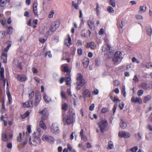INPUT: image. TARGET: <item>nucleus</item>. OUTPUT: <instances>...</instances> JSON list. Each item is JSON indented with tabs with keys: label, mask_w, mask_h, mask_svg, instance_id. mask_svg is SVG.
I'll return each mask as SVG.
<instances>
[{
	"label": "nucleus",
	"mask_w": 152,
	"mask_h": 152,
	"mask_svg": "<svg viewBox=\"0 0 152 152\" xmlns=\"http://www.w3.org/2000/svg\"><path fill=\"white\" fill-rule=\"evenodd\" d=\"M63 120L64 122L68 125H70L75 121V115L74 109H70L69 110V114L66 115L63 113Z\"/></svg>",
	"instance_id": "1"
},
{
	"label": "nucleus",
	"mask_w": 152,
	"mask_h": 152,
	"mask_svg": "<svg viewBox=\"0 0 152 152\" xmlns=\"http://www.w3.org/2000/svg\"><path fill=\"white\" fill-rule=\"evenodd\" d=\"M76 80V88L77 90H80L81 87L85 84L86 81L83 78L82 75L80 73L77 74Z\"/></svg>",
	"instance_id": "2"
},
{
	"label": "nucleus",
	"mask_w": 152,
	"mask_h": 152,
	"mask_svg": "<svg viewBox=\"0 0 152 152\" xmlns=\"http://www.w3.org/2000/svg\"><path fill=\"white\" fill-rule=\"evenodd\" d=\"M110 48L109 45L106 44L103 46L102 48V50L104 52V55H108L109 58H110L113 55V52L110 51Z\"/></svg>",
	"instance_id": "3"
},
{
	"label": "nucleus",
	"mask_w": 152,
	"mask_h": 152,
	"mask_svg": "<svg viewBox=\"0 0 152 152\" xmlns=\"http://www.w3.org/2000/svg\"><path fill=\"white\" fill-rule=\"evenodd\" d=\"M123 58V56L121 52L116 53L113 59V64L115 65L118 64L121 62Z\"/></svg>",
	"instance_id": "4"
},
{
	"label": "nucleus",
	"mask_w": 152,
	"mask_h": 152,
	"mask_svg": "<svg viewBox=\"0 0 152 152\" xmlns=\"http://www.w3.org/2000/svg\"><path fill=\"white\" fill-rule=\"evenodd\" d=\"M101 131L103 132L104 130L107 129L108 124L106 120L104 119L101 120L98 123Z\"/></svg>",
	"instance_id": "5"
},
{
	"label": "nucleus",
	"mask_w": 152,
	"mask_h": 152,
	"mask_svg": "<svg viewBox=\"0 0 152 152\" xmlns=\"http://www.w3.org/2000/svg\"><path fill=\"white\" fill-rule=\"evenodd\" d=\"M29 142L31 144L36 146L40 143L39 136L33 134V137L29 138Z\"/></svg>",
	"instance_id": "6"
},
{
	"label": "nucleus",
	"mask_w": 152,
	"mask_h": 152,
	"mask_svg": "<svg viewBox=\"0 0 152 152\" xmlns=\"http://www.w3.org/2000/svg\"><path fill=\"white\" fill-rule=\"evenodd\" d=\"M39 113L42 114L41 118V121H44L46 120L49 115L48 110L47 108H44L42 110H39Z\"/></svg>",
	"instance_id": "7"
},
{
	"label": "nucleus",
	"mask_w": 152,
	"mask_h": 152,
	"mask_svg": "<svg viewBox=\"0 0 152 152\" xmlns=\"http://www.w3.org/2000/svg\"><path fill=\"white\" fill-rule=\"evenodd\" d=\"M42 140L44 141L48 142L50 143H53L54 142L55 140L51 136L47 135L44 134L42 137Z\"/></svg>",
	"instance_id": "8"
},
{
	"label": "nucleus",
	"mask_w": 152,
	"mask_h": 152,
	"mask_svg": "<svg viewBox=\"0 0 152 152\" xmlns=\"http://www.w3.org/2000/svg\"><path fill=\"white\" fill-rule=\"evenodd\" d=\"M50 131L56 134L60 133L58 126L57 123H54L52 124L51 127Z\"/></svg>",
	"instance_id": "9"
},
{
	"label": "nucleus",
	"mask_w": 152,
	"mask_h": 152,
	"mask_svg": "<svg viewBox=\"0 0 152 152\" xmlns=\"http://www.w3.org/2000/svg\"><path fill=\"white\" fill-rule=\"evenodd\" d=\"M131 101L132 103H137L140 104H142V100L140 97L134 96L132 98Z\"/></svg>",
	"instance_id": "10"
},
{
	"label": "nucleus",
	"mask_w": 152,
	"mask_h": 152,
	"mask_svg": "<svg viewBox=\"0 0 152 152\" xmlns=\"http://www.w3.org/2000/svg\"><path fill=\"white\" fill-rule=\"evenodd\" d=\"M59 25V24L57 23V22H53L51 23L49 30L52 33H53L58 28Z\"/></svg>",
	"instance_id": "11"
},
{
	"label": "nucleus",
	"mask_w": 152,
	"mask_h": 152,
	"mask_svg": "<svg viewBox=\"0 0 152 152\" xmlns=\"http://www.w3.org/2000/svg\"><path fill=\"white\" fill-rule=\"evenodd\" d=\"M4 69L3 67L0 68V78L1 80H2L4 82V85L5 86L6 83V80L4 79Z\"/></svg>",
	"instance_id": "12"
},
{
	"label": "nucleus",
	"mask_w": 152,
	"mask_h": 152,
	"mask_svg": "<svg viewBox=\"0 0 152 152\" xmlns=\"http://www.w3.org/2000/svg\"><path fill=\"white\" fill-rule=\"evenodd\" d=\"M118 136L121 137L128 138L130 137V134L129 133L125 132H120L118 134Z\"/></svg>",
	"instance_id": "13"
},
{
	"label": "nucleus",
	"mask_w": 152,
	"mask_h": 152,
	"mask_svg": "<svg viewBox=\"0 0 152 152\" xmlns=\"http://www.w3.org/2000/svg\"><path fill=\"white\" fill-rule=\"evenodd\" d=\"M68 65L67 64H64L61 66V69L64 72H67L68 75L69 76L70 74V70L68 68Z\"/></svg>",
	"instance_id": "14"
},
{
	"label": "nucleus",
	"mask_w": 152,
	"mask_h": 152,
	"mask_svg": "<svg viewBox=\"0 0 152 152\" xmlns=\"http://www.w3.org/2000/svg\"><path fill=\"white\" fill-rule=\"evenodd\" d=\"M91 34V32L89 30H86L83 29L81 32V36L82 37H86L89 36Z\"/></svg>",
	"instance_id": "15"
},
{
	"label": "nucleus",
	"mask_w": 152,
	"mask_h": 152,
	"mask_svg": "<svg viewBox=\"0 0 152 152\" xmlns=\"http://www.w3.org/2000/svg\"><path fill=\"white\" fill-rule=\"evenodd\" d=\"M22 106L24 107H31L33 106V102L30 100L26 102L22 103Z\"/></svg>",
	"instance_id": "16"
},
{
	"label": "nucleus",
	"mask_w": 152,
	"mask_h": 152,
	"mask_svg": "<svg viewBox=\"0 0 152 152\" xmlns=\"http://www.w3.org/2000/svg\"><path fill=\"white\" fill-rule=\"evenodd\" d=\"M7 54L4 52H2L1 57L2 62L6 63L7 62Z\"/></svg>",
	"instance_id": "17"
},
{
	"label": "nucleus",
	"mask_w": 152,
	"mask_h": 152,
	"mask_svg": "<svg viewBox=\"0 0 152 152\" xmlns=\"http://www.w3.org/2000/svg\"><path fill=\"white\" fill-rule=\"evenodd\" d=\"M83 96L84 98L90 97L91 96V93L88 89H86L83 92Z\"/></svg>",
	"instance_id": "18"
},
{
	"label": "nucleus",
	"mask_w": 152,
	"mask_h": 152,
	"mask_svg": "<svg viewBox=\"0 0 152 152\" xmlns=\"http://www.w3.org/2000/svg\"><path fill=\"white\" fill-rule=\"evenodd\" d=\"M67 36L68 38L65 39V44L67 47H69L71 44H72L71 39L69 34H68Z\"/></svg>",
	"instance_id": "19"
},
{
	"label": "nucleus",
	"mask_w": 152,
	"mask_h": 152,
	"mask_svg": "<svg viewBox=\"0 0 152 152\" xmlns=\"http://www.w3.org/2000/svg\"><path fill=\"white\" fill-rule=\"evenodd\" d=\"M41 96L39 95H37L35 96V100L34 105L37 106L39 103L41 99Z\"/></svg>",
	"instance_id": "20"
},
{
	"label": "nucleus",
	"mask_w": 152,
	"mask_h": 152,
	"mask_svg": "<svg viewBox=\"0 0 152 152\" xmlns=\"http://www.w3.org/2000/svg\"><path fill=\"white\" fill-rule=\"evenodd\" d=\"M88 24L91 30H94L95 28V25L94 21L92 20H88L87 21Z\"/></svg>",
	"instance_id": "21"
},
{
	"label": "nucleus",
	"mask_w": 152,
	"mask_h": 152,
	"mask_svg": "<svg viewBox=\"0 0 152 152\" xmlns=\"http://www.w3.org/2000/svg\"><path fill=\"white\" fill-rule=\"evenodd\" d=\"M17 78L18 80L20 81H25L26 80V77L23 75H17Z\"/></svg>",
	"instance_id": "22"
},
{
	"label": "nucleus",
	"mask_w": 152,
	"mask_h": 152,
	"mask_svg": "<svg viewBox=\"0 0 152 152\" xmlns=\"http://www.w3.org/2000/svg\"><path fill=\"white\" fill-rule=\"evenodd\" d=\"M147 7L146 5L144 4L143 6L140 7L139 12L140 13H142L145 12L146 10Z\"/></svg>",
	"instance_id": "23"
},
{
	"label": "nucleus",
	"mask_w": 152,
	"mask_h": 152,
	"mask_svg": "<svg viewBox=\"0 0 152 152\" xmlns=\"http://www.w3.org/2000/svg\"><path fill=\"white\" fill-rule=\"evenodd\" d=\"M89 61V59L87 58H85L84 59L83 64V66L85 68H87L88 67V65Z\"/></svg>",
	"instance_id": "24"
},
{
	"label": "nucleus",
	"mask_w": 152,
	"mask_h": 152,
	"mask_svg": "<svg viewBox=\"0 0 152 152\" xmlns=\"http://www.w3.org/2000/svg\"><path fill=\"white\" fill-rule=\"evenodd\" d=\"M2 140L4 141L8 142V140L7 136L5 132H3L2 133Z\"/></svg>",
	"instance_id": "25"
},
{
	"label": "nucleus",
	"mask_w": 152,
	"mask_h": 152,
	"mask_svg": "<svg viewBox=\"0 0 152 152\" xmlns=\"http://www.w3.org/2000/svg\"><path fill=\"white\" fill-rule=\"evenodd\" d=\"M95 44L93 42H91L88 44L87 45V48H90L92 49H94L96 47Z\"/></svg>",
	"instance_id": "26"
},
{
	"label": "nucleus",
	"mask_w": 152,
	"mask_h": 152,
	"mask_svg": "<svg viewBox=\"0 0 152 152\" xmlns=\"http://www.w3.org/2000/svg\"><path fill=\"white\" fill-rule=\"evenodd\" d=\"M43 121L41 120L39 122V126L41 128L45 130L47 129V127L46 124Z\"/></svg>",
	"instance_id": "27"
},
{
	"label": "nucleus",
	"mask_w": 152,
	"mask_h": 152,
	"mask_svg": "<svg viewBox=\"0 0 152 152\" xmlns=\"http://www.w3.org/2000/svg\"><path fill=\"white\" fill-rule=\"evenodd\" d=\"M43 99L46 102L49 103L52 102L51 99L49 98L46 94L45 93L43 94Z\"/></svg>",
	"instance_id": "28"
},
{
	"label": "nucleus",
	"mask_w": 152,
	"mask_h": 152,
	"mask_svg": "<svg viewBox=\"0 0 152 152\" xmlns=\"http://www.w3.org/2000/svg\"><path fill=\"white\" fill-rule=\"evenodd\" d=\"M114 148L113 142L111 141H109L108 143V146L107 148L108 149H112Z\"/></svg>",
	"instance_id": "29"
},
{
	"label": "nucleus",
	"mask_w": 152,
	"mask_h": 152,
	"mask_svg": "<svg viewBox=\"0 0 152 152\" xmlns=\"http://www.w3.org/2000/svg\"><path fill=\"white\" fill-rule=\"evenodd\" d=\"M120 126L122 129H125L126 127V124L122 120H121V121L120 123Z\"/></svg>",
	"instance_id": "30"
},
{
	"label": "nucleus",
	"mask_w": 152,
	"mask_h": 152,
	"mask_svg": "<svg viewBox=\"0 0 152 152\" xmlns=\"http://www.w3.org/2000/svg\"><path fill=\"white\" fill-rule=\"evenodd\" d=\"M61 95L63 100H66L67 99L65 93L63 91H61Z\"/></svg>",
	"instance_id": "31"
},
{
	"label": "nucleus",
	"mask_w": 152,
	"mask_h": 152,
	"mask_svg": "<svg viewBox=\"0 0 152 152\" xmlns=\"http://www.w3.org/2000/svg\"><path fill=\"white\" fill-rule=\"evenodd\" d=\"M66 82V85L70 86L71 83V79L70 76L67 78H66L65 80Z\"/></svg>",
	"instance_id": "32"
},
{
	"label": "nucleus",
	"mask_w": 152,
	"mask_h": 152,
	"mask_svg": "<svg viewBox=\"0 0 152 152\" xmlns=\"http://www.w3.org/2000/svg\"><path fill=\"white\" fill-rule=\"evenodd\" d=\"M151 98V96L150 95H148L145 97L143 101L145 103H147L149 101Z\"/></svg>",
	"instance_id": "33"
},
{
	"label": "nucleus",
	"mask_w": 152,
	"mask_h": 152,
	"mask_svg": "<svg viewBox=\"0 0 152 152\" xmlns=\"http://www.w3.org/2000/svg\"><path fill=\"white\" fill-rule=\"evenodd\" d=\"M68 107V104L65 103H64L62 104V109L64 111H66Z\"/></svg>",
	"instance_id": "34"
},
{
	"label": "nucleus",
	"mask_w": 152,
	"mask_h": 152,
	"mask_svg": "<svg viewBox=\"0 0 152 152\" xmlns=\"http://www.w3.org/2000/svg\"><path fill=\"white\" fill-rule=\"evenodd\" d=\"M7 94L8 99V102L9 104H10L12 102V98L10 93L9 92H7Z\"/></svg>",
	"instance_id": "35"
},
{
	"label": "nucleus",
	"mask_w": 152,
	"mask_h": 152,
	"mask_svg": "<svg viewBox=\"0 0 152 152\" xmlns=\"http://www.w3.org/2000/svg\"><path fill=\"white\" fill-rule=\"evenodd\" d=\"M146 30L149 36L151 35L152 34L151 28L150 26H148L146 28Z\"/></svg>",
	"instance_id": "36"
},
{
	"label": "nucleus",
	"mask_w": 152,
	"mask_h": 152,
	"mask_svg": "<svg viewBox=\"0 0 152 152\" xmlns=\"http://www.w3.org/2000/svg\"><path fill=\"white\" fill-rule=\"evenodd\" d=\"M141 85L142 88L145 90H147L149 88V87L147 86V84L144 83H142L141 84Z\"/></svg>",
	"instance_id": "37"
},
{
	"label": "nucleus",
	"mask_w": 152,
	"mask_h": 152,
	"mask_svg": "<svg viewBox=\"0 0 152 152\" xmlns=\"http://www.w3.org/2000/svg\"><path fill=\"white\" fill-rule=\"evenodd\" d=\"M109 3L110 5L113 7H115V0H110Z\"/></svg>",
	"instance_id": "38"
},
{
	"label": "nucleus",
	"mask_w": 152,
	"mask_h": 152,
	"mask_svg": "<svg viewBox=\"0 0 152 152\" xmlns=\"http://www.w3.org/2000/svg\"><path fill=\"white\" fill-rule=\"evenodd\" d=\"M110 98L111 100L114 102H119L120 101L118 98L116 97H114L113 96H111L110 97Z\"/></svg>",
	"instance_id": "39"
},
{
	"label": "nucleus",
	"mask_w": 152,
	"mask_h": 152,
	"mask_svg": "<svg viewBox=\"0 0 152 152\" xmlns=\"http://www.w3.org/2000/svg\"><path fill=\"white\" fill-rule=\"evenodd\" d=\"M41 129L40 128H38L37 129V131L35 132L34 134L38 136H40V135Z\"/></svg>",
	"instance_id": "40"
},
{
	"label": "nucleus",
	"mask_w": 152,
	"mask_h": 152,
	"mask_svg": "<svg viewBox=\"0 0 152 152\" xmlns=\"http://www.w3.org/2000/svg\"><path fill=\"white\" fill-rule=\"evenodd\" d=\"M53 33H52L49 29L48 30L45 34V36L47 38V37L50 36Z\"/></svg>",
	"instance_id": "41"
},
{
	"label": "nucleus",
	"mask_w": 152,
	"mask_h": 152,
	"mask_svg": "<svg viewBox=\"0 0 152 152\" xmlns=\"http://www.w3.org/2000/svg\"><path fill=\"white\" fill-rule=\"evenodd\" d=\"M107 10L110 13H113L114 11L113 9L110 6L107 7Z\"/></svg>",
	"instance_id": "42"
},
{
	"label": "nucleus",
	"mask_w": 152,
	"mask_h": 152,
	"mask_svg": "<svg viewBox=\"0 0 152 152\" xmlns=\"http://www.w3.org/2000/svg\"><path fill=\"white\" fill-rule=\"evenodd\" d=\"M0 22L1 23L2 25H4L6 23L5 18L4 17H3L2 19H1L0 20Z\"/></svg>",
	"instance_id": "43"
},
{
	"label": "nucleus",
	"mask_w": 152,
	"mask_h": 152,
	"mask_svg": "<svg viewBox=\"0 0 152 152\" xmlns=\"http://www.w3.org/2000/svg\"><path fill=\"white\" fill-rule=\"evenodd\" d=\"M138 149V147L137 146H135L130 149L129 151L131 152H136Z\"/></svg>",
	"instance_id": "44"
},
{
	"label": "nucleus",
	"mask_w": 152,
	"mask_h": 152,
	"mask_svg": "<svg viewBox=\"0 0 152 152\" xmlns=\"http://www.w3.org/2000/svg\"><path fill=\"white\" fill-rule=\"evenodd\" d=\"M6 0H0V4L1 7L4 6L6 4Z\"/></svg>",
	"instance_id": "45"
},
{
	"label": "nucleus",
	"mask_w": 152,
	"mask_h": 152,
	"mask_svg": "<svg viewBox=\"0 0 152 152\" xmlns=\"http://www.w3.org/2000/svg\"><path fill=\"white\" fill-rule=\"evenodd\" d=\"M67 147L69 150L75 152V150L73 148L72 145L68 144L67 145Z\"/></svg>",
	"instance_id": "46"
},
{
	"label": "nucleus",
	"mask_w": 152,
	"mask_h": 152,
	"mask_svg": "<svg viewBox=\"0 0 152 152\" xmlns=\"http://www.w3.org/2000/svg\"><path fill=\"white\" fill-rule=\"evenodd\" d=\"M29 115V113L27 111L23 115H21V117L22 118H24L28 117Z\"/></svg>",
	"instance_id": "47"
},
{
	"label": "nucleus",
	"mask_w": 152,
	"mask_h": 152,
	"mask_svg": "<svg viewBox=\"0 0 152 152\" xmlns=\"http://www.w3.org/2000/svg\"><path fill=\"white\" fill-rule=\"evenodd\" d=\"M143 93V91L141 89L138 90L137 92V95L139 96H140L142 95Z\"/></svg>",
	"instance_id": "48"
},
{
	"label": "nucleus",
	"mask_w": 152,
	"mask_h": 152,
	"mask_svg": "<svg viewBox=\"0 0 152 152\" xmlns=\"http://www.w3.org/2000/svg\"><path fill=\"white\" fill-rule=\"evenodd\" d=\"M122 92L123 94L124 97H125L126 96V92L125 91V86H124L122 87Z\"/></svg>",
	"instance_id": "49"
},
{
	"label": "nucleus",
	"mask_w": 152,
	"mask_h": 152,
	"mask_svg": "<svg viewBox=\"0 0 152 152\" xmlns=\"http://www.w3.org/2000/svg\"><path fill=\"white\" fill-rule=\"evenodd\" d=\"M34 96V93L33 91H31L30 93L29 94V99H31Z\"/></svg>",
	"instance_id": "50"
},
{
	"label": "nucleus",
	"mask_w": 152,
	"mask_h": 152,
	"mask_svg": "<svg viewBox=\"0 0 152 152\" xmlns=\"http://www.w3.org/2000/svg\"><path fill=\"white\" fill-rule=\"evenodd\" d=\"M144 66L147 68H149L150 67H152V64L151 63H148L145 64Z\"/></svg>",
	"instance_id": "51"
},
{
	"label": "nucleus",
	"mask_w": 152,
	"mask_h": 152,
	"mask_svg": "<svg viewBox=\"0 0 152 152\" xmlns=\"http://www.w3.org/2000/svg\"><path fill=\"white\" fill-rule=\"evenodd\" d=\"M13 28L12 27L10 26L8 27L7 32L8 33L11 34L12 32Z\"/></svg>",
	"instance_id": "52"
},
{
	"label": "nucleus",
	"mask_w": 152,
	"mask_h": 152,
	"mask_svg": "<svg viewBox=\"0 0 152 152\" xmlns=\"http://www.w3.org/2000/svg\"><path fill=\"white\" fill-rule=\"evenodd\" d=\"M132 61L133 62H136L137 64H139L140 63V61L135 57H133L132 58Z\"/></svg>",
	"instance_id": "53"
},
{
	"label": "nucleus",
	"mask_w": 152,
	"mask_h": 152,
	"mask_svg": "<svg viewBox=\"0 0 152 152\" xmlns=\"http://www.w3.org/2000/svg\"><path fill=\"white\" fill-rule=\"evenodd\" d=\"M72 3L73 6L76 10H77L78 8V5L77 4L75 3L74 1H72Z\"/></svg>",
	"instance_id": "54"
},
{
	"label": "nucleus",
	"mask_w": 152,
	"mask_h": 152,
	"mask_svg": "<svg viewBox=\"0 0 152 152\" xmlns=\"http://www.w3.org/2000/svg\"><path fill=\"white\" fill-rule=\"evenodd\" d=\"M54 13V11L53 10H52L49 13L48 17L50 18H52L53 17Z\"/></svg>",
	"instance_id": "55"
},
{
	"label": "nucleus",
	"mask_w": 152,
	"mask_h": 152,
	"mask_svg": "<svg viewBox=\"0 0 152 152\" xmlns=\"http://www.w3.org/2000/svg\"><path fill=\"white\" fill-rule=\"evenodd\" d=\"M22 142V144L24 145H25L27 143V140L26 138H25V139L21 140Z\"/></svg>",
	"instance_id": "56"
},
{
	"label": "nucleus",
	"mask_w": 152,
	"mask_h": 152,
	"mask_svg": "<svg viewBox=\"0 0 152 152\" xmlns=\"http://www.w3.org/2000/svg\"><path fill=\"white\" fill-rule=\"evenodd\" d=\"M27 131L26 132H28L29 133H31V126H30V125L27 126Z\"/></svg>",
	"instance_id": "57"
},
{
	"label": "nucleus",
	"mask_w": 152,
	"mask_h": 152,
	"mask_svg": "<svg viewBox=\"0 0 152 152\" xmlns=\"http://www.w3.org/2000/svg\"><path fill=\"white\" fill-rule=\"evenodd\" d=\"M47 37H46V38H40L39 39V41L40 42L42 43H44L45 42L47 39Z\"/></svg>",
	"instance_id": "58"
},
{
	"label": "nucleus",
	"mask_w": 152,
	"mask_h": 152,
	"mask_svg": "<svg viewBox=\"0 0 152 152\" xmlns=\"http://www.w3.org/2000/svg\"><path fill=\"white\" fill-rule=\"evenodd\" d=\"M77 53L79 55H82L83 52L81 48H79L77 49Z\"/></svg>",
	"instance_id": "59"
},
{
	"label": "nucleus",
	"mask_w": 152,
	"mask_h": 152,
	"mask_svg": "<svg viewBox=\"0 0 152 152\" xmlns=\"http://www.w3.org/2000/svg\"><path fill=\"white\" fill-rule=\"evenodd\" d=\"M45 55L46 56H48L50 58H51L52 57V54H51L50 51H47L45 54Z\"/></svg>",
	"instance_id": "60"
},
{
	"label": "nucleus",
	"mask_w": 152,
	"mask_h": 152,
	"mask_svg": "<svg viewBox=\"0 0 152 152\" xmlns=\"http://www.w3.org/2000/svg\"><path fill=\"white\" fill-rule=\"evenodd\" d=\"M124 105V104L123 102H121L119 104V107L122 110L123 108Z\"/></svg>",
	"instance_id": "61"
},
{
	"label": "nucleus",
	"mask_w": 152,
	"mask_h": 152,
	"mask_svg": "<svg viewBox=\"0 0 152 152\" xmlns=\"http://www.w3.org/2000/svg\"><path fill=\"white\" fill-rule=\"evenodd\" d=\"M120 84V83L119 81L118 80H115L114 81V86H117L119 85Z\"/></svg>",
	"instance_id": "62"
},
{
	"label": "nucleus",
	"mask_w": 152,
	"mask_h": 152,
	"mask_svg": "<svg viewBox=\"0 0 152 152\" xmlns=\"http://www.w3.org/2000/svg\"><path fill=\"white\" fill-rule=\"evenodd\" d=\"M94 104H92L89 107V110H94Z\"/></svg>",
	"instance_id": "63"
},
{
	"label": "nucleus",
	"mask_w": 152,
	"mask_h": 152,
	"mask_svg": "<svg viewBox=\"0 0 152 152\" xmlns=\"http://www.w3.org/2000/svg\"><path fill=\"white\" fill-rule=\"evenodd\" d=\"M108 110L107 108H104L102 110V113H105L108 111Z\"/></svg>",
	"instance_id": "64"
}]
</instances>
